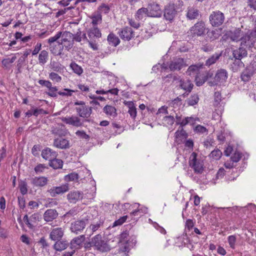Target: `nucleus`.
Here are the masks:
<instances>
[{"label":"nucleus","mask_w":256,"mask_h":256,"mask_svg":"<svg viewBox=\"0 0 256 256\" xmlns=\"http://www.w3.org/2000/svg\"><path fill=\"white\" fill-rule=\"evenodd\" d=\"M74 105L76 106V111L79 116L72 115L69 117H64L62 120L66 124L72 125L75 127H81L84 126V122H90L88 119L92 114V108L86 104L82 100H77Z\"/></svg>","instance_id":"obj_1"},{"label":"nucleus","mask_w":256,"mask_h":256,"mask_svg":"<svg viewBox=\"0 0 256 256\" xmlns=\"http://www.w3.org/2000/svg\"><path fill=\"white\" fill-rule=\"evenodd\" d=\"M240 46L252 48L256 42V26L252 30H249L240 38Z\"/></svg>","instance_id":"obj_2"},{"label":"nucleus","mask_w":256,"mask_h":256,"mask_svg":"<svg viewBox=\"0 0 256 256\" xmlns=\"http://www.w3.org/2000/svg\"><path fill=\"white\" fill-rule=\"evenodd\" d=\"M228 77V74L226 70L220 68L217 70L213 80L209 82L208 84L211 86L216 85L221 86L226 82Z\"/></svg>","instance_id":"obj_3"},{"label":"nucleus","mask_w":256,"mask_h":256,"mask_svg":"<svg viewBox=\"0 0 256 256\" xmlns=\"http://www.w3.org/2000/svg\"><path fill=\"white\" fill-rule=\"evenodd\" d=\"M92 243L94 245L95 249L101 252H106L110 250L106 242L102 240V236L100 234L92 238Z\"/></svg>","instance_id":"obj_4"},{"label":"nucleus","mask_w":256,"mask_h":256,"mask_svg":"<svg viewBox=\"0 0 256 256\" xmlns=\"http://www.w3.org/2000/svg\"><path fill=\"white\" fill-rule=\"evenodd\" d=\"M198 154L192 152L190 156L188 164L196 174H201L204 171L203 164L200 160L197 158Z\"/></svg>","instance_id":"obj_5"},{"label":"nucleus","mask_w":256,"mask_h":256,"mask_svg":"<svg viewBox=\"0 0 256 256\" xmlns=\"http://www.w3.org/2000/svg\"><path fill=\"white\" fill-rule=\"evenodd\" d=\"M256 73V61L252 60L247 66L240 75V78L244 82L250 80L252 77Z\"/></svg>","instance_id":"obj_6"},{"label":"nucleus","mask_w":256,"mask_h":256,"mask_svg":"<svg viewBox=\"0 0 256 256\" xmlns=\"http://www.w3.org/2000/svg\"><path fill=\"white\" fill-rule=\"evenodd\" d=\"M224 14L219 10L212 12L209 17L210 24L215 27L221 26L224 23Z\"/></svg>","instance_id":"obj_7"},{"label":"nucleus","mask_w":256,"mask_h":256,"mask_svg":"<svg viewBox=\"0 0 256 256\" xmlns=\"http://www.w3.org/2000/svg\"><path fill=\"white\" fill-rule=\"evenodd\" d=\"M60 38H62L61 42L59 43L61 44L66 50H70L74 44L72 40V34L68 31L62 32Z\"/></svg>","instance_id":"obj_8"},{"label":"nucleus","mask_w":256,"mask_h":256,"mask_svg":"<svg viewBox=\"0 0 256 256\" xmlns=\"http://www.w3.org/2000/svg\"><path fill=\"white\" fill-rule=\"evenodd\" d=\"M88 218L77 220L71 223L70 230L76 234L81 233L88 223Z\"/></svg>","instance_id":"obj_9"},{"label":"nucleus","mask_w":256,"mask_h":256,"mask_svg":"<svg viewBox=\"0 0 256 256\" xmlns=\"http://www.w3.org/2000/svg\"><path fill=\"white\" fill-rule=\"evenodd\" d=\"M118 34L124 41H130L135 37V34L132 28L125 26L119 30Z\"/></svg>","instance_id":"obj_10"},{"label":"nucleus","mask_w":256,"mask_h":256,"mask_svg":"<svg viewBox=\"0 0 256 256\" xmlns=\"http://www.w3.org/2000/svg\"><path fill=\"white\" fill-rule=\"evenodd\" d=\"M176 5L174 4L170 3L165 6L164 17L169 21L172 20L177 14Z\"/></svg>","instance_id":"obj_11"},{"label":"nucleus","mask_w":256,"mask_h":256,"mask_svg":"<svg viewBox=\"0 0 256 256\" xmlns=\"http://www.w3.org/2000/svg\"><path fill=\"white\" fill-rule=\"evenodd\" d=\"M205 24L202 21L198 22L190 29V32L192 37L202 36L205 32Z\"/></svg>","instance_id":"obj_12"},{"label":"nucleus","mask_w":256,"mask_h":256,"mask_svg":"<svg viewBox=\"0 0 256 256\" xmlns=\"http://www.w3.org/2000/svg\"><path fill=\"white\" fill-rule=\"evenodd\" d=\"M38 83L42 86L46 87L48 90L49 91L46 92V94L48 96L52 98L57 97L56 92L58 89L56 86H52V83L50 81L40 80L38 81Z\"/></svg>","instance_id":"obj_13"},{"label":"nucleus","mask_w":256,"mask_h":256,"mask_svg":"<svg viewBox=\"0 0 256 256\" xmlns=\"http://www.w3.org/2000/svg\"><path fill=\"white\" fill-rule=\"evenodd\" d=\"M68 190V184L66 183L58 186H52L48 190V192L52 197H56L58 194H62L66 192Z\"/></svg>","instance_id":"obj_14"},{"label":"nucleus","mask_w":256,"mask_h":256,"mask_svg":"<svg viewBox=\"0 0 256 256\" xmlns=\"http://www.w3.org/2000/svg\"><path fill=\"white\" fill-rule=\"evenodd\" d=\"M148 16L151 17H160L162 14V11L160 6L155 2H152L148 4Z\"/></svg>","instance_id":"obj_15"},{"label":"nucleus","mask_w":256,"mask_h":256,"mask_svg":"<svg viewBox=\"0 0 256 256\" xmlns=\"http://www.w3.org/2000/svg\"><path fill=\"white\" fill-rule=\"evenodd\" d=\"M184 66V58H176L171 60L168 64V68L171 71L180 70Z\"/></svg>","instance_id":"obj_16"},{"label":"nucleus","mask_w":256,"mask_h":256,"mask_svg":"<svg viewBox=\"0 0 256 256\" xmlns=\"http://www.w3.org/2000/svg\"><path fill=\"white\" fill-rule=\"evenodd\" d=\"M84 193L78 190L70 191L67 195V198L70 203L75 204L83 198Z\"/></svg>","instance_id":"obj_17"},{"label":"nucleus","mask_w":256,"mask_h":256,"mask_svg":"<svg viewBox=\"0 0 256 256\" xmlns=\"http://www.w3.org/2000/svg\"><path fill=\"white\" fill-rule=\"evenodd\" d=\"M58 155V153L56 151L49 148H46L42 150L41 154L42 158L46 160H48L49 162L50 160L56 158Z\"/></svg>","instance_id":"obj_18"},{"label":"nucleus","mask_w":256,"mask_h":256,"mask_svg":"<svg viewBox=\"0 0 256 256\" xmlns=\"http://www.w3.org/2000/svg\"><path fill=\"white\" fill-rule=\"evenodd\" d=\"M194 86L192 82L189 78L180 79L178 88L184 90L192 91Z\"/></svg>","instance_id":"obj_19"},{"label":"nucleus","mask_w":256,"mask_h":256,"mask_svg":"<svg viewBox=\"0 0 256 256\" xmlns=\"http://www.w3.org/2000/svg\"><path fill=\"white\" fill-rule=\"evenodd\" d=\"M88 40H96L102 36L100 30L97 26H93L88 30Z\"/></svg>","instance_id":"obj_20"},{"label":"nucleus","mask_w":256,"mask_h":256,"mask_svg":"<svg viewBox=\"0 0 256 256\" xmlns=\"http://www.w3.org/2000/svg\"><path fill=\"white\" fill-rule=\"evenodd\" d=\"M54 146L60 149H67L70 148L68 140L64 138H55L54 140Z\"/></svg>","instance_id":"obj_21"},{"label":"nucleus","mask_w":256,"mask_h":256,"mask_svg":"<svg viewBox=\"0 0 256 256\" xmlns=\"http://www.w3.org/2000/svg\"><path fill=\"white\" fill-rule=\"evenodd\" d=\"M64 230L62 228H53L51 231L50 238L52 240L56 241L62 239L64 236Z\"/></svg>","instance_id":"obj_22"},{"label":"nucleus","mask_w":256,"mask_h":256,"mask_svg":"<svg viewBox=\"0 0 256 256\" xmlns=\"http://www.w3.org/2000/svg\"><path fill=\"white\" fill-rule=\"evenodd\" d=\"M248 55V52L246 48L242 46H240L239 48L232 50V56L235 59L240 60Z\"/></svg>","instance_id":"obj_23"},{"label":"nucleus","mask_w":256,"mask_h":256,"mask_svg":"<svg viewBox=\"0 0 256 256\" xmlns=\"http://www.w3.org/2000/svg\"><path fill=\"white\" fill-rule=\"evenodd\" d=\"M58 216V212L54 209L47 210L44 214V219L46 222H52Z\"/></svg>","instance_id":"obj_24"},{"label":"nucleus","mask_w":256,"mask_h":256,"mask_svg":"<svg viewBox=\"0 0 256 256\" xmlns=\"http://www.w3.org/2000/svg\"><path fill=\"white\" fill-rule=\"evenodd\" d=\"M204 66V64L200 62L191 65L188 68L186 73L188 75L190 76L194 74H198L200 70Z\"/></svg>","instance_id":"obj_25"},{"label":"nucleus","mask_w":256,"mask_h":256,"mask_svg":"<svg viewBox=\"0 0 256 256\" xmlns=\"http://www.w3.org/2000/svg\"><path fill=\"white\" fill-rule=\"evenodd\" d=\"M48 182V179L45 176H36L32 178L31 182L32 184L38 187H43L46 185Z\"/></svg>","instance_id":"obj_26"},{"label":"nucleus","mask_w":256,"mask_h":256,"mask_svg":"<svg viewBox=\"0 0 256 256\" xmlns=\"http://www.w3.org/2000/svg\"><path fill=\"white\" fill-rule=\"evenodd\" d=\"M200 11L194 6H188L187 10L186 18L190 20L196 19L200 15Z\"/></svg>","instance_id":"obj_27"},{"label":"nucleus","mask_w":256,"mask_h":256,"mask_svg":"<svg viewBox=\"0 0 256 256\" xmlns=\"http://www.w3.org/2000/svg\"><path fill=\"white\" fill-rule=\"evenodd\" d=\"M174 136L175 141L178 144H180L183 142V140H186L188 138V134L183 128L180 129L179 128L178 130L176 132Z\"/></svg>","instance_id":"obj_28"},{"label":"nucleus","mask_w":256,"mask_h":256,"mask_svg":"<svg viewBox=\"0 0 256 256\" xmlns=\"http://www.w3.org/2000/svg\"><path fill=\"white\" fill-rule=\"evenodd\" d=\"M69 246V242L66 240H59L56 241L53 246L54 248L56 250L61 252L66 249Z\"/></svg>","instance_id":"obj_29"},{"label":"nucleus","mask_w":256,"mask_h":256,"mask_svg":"<svg viewBox=\"0 0 256 256\" xmlns=\"http://www.w3.org/2000/svg\"><path fill=\"white\" fill-rule=\"evenodd\" d=\"M50 52L54 56H60L62 54L64 46L59 42L57 44L50 46Z\"/></svg>","instance_id":"obj_30"},{"label":"nucleus","mask_w":256,"mask_h":256,"mask_svg":"<svg viewBox=\"0 0 256 256\" xmlns=\"http://www.w3.org/2000/svg\"><path fill=\"white\" fill-rule=\"evenodd\" d=\"M108 44L114 47H116L120 43V40L118 36L112 32H110L107 37Z\"/></svg>","instance_id":"obj_31"},{"label":"nucleus","mask_w":256,"mask_h":256,"mask_svg":"<svg viewBox=\"0 0 256 256\" xmlns=\"http://www.w3.org/2000/svg\"><path fill=\"white\" fill-rule=\"evenodd\" d=\"M222 56V53H215L210 56L206 61L204 66H210L214 64Z\"/></svg>","instance_id":"obj_32"},{"label":"nucleus","mask_w":256,"mask_h":256,"mask_svg":"<svg viewBox=\"0 0 256 256\" xmlns=\"http://www.w3.org/2000/svg\"><path fill=\"white\" fill-rule=\"evenodd\" d=\"M63 161L60 159H58L56 158L50 160L49 162V166L54 169L62 168L63 166Z\"/></svg>","instance_id":"obj_33"},{"label":"nucleus","mask_w":256,"mask_h":256,"mask_svg":"<svg viewBox=\"0 0 256 256\" xmlns=\"http://www.w3.org/2000/svg\"><path fill=\"white\" fill-rule=\"evenodd\" d=\"M200 100L199 96L198 94H194L187 98L186 100L188 106H194L198 104Z\"/></svg>","instance_id":"obj_34"},{"label":"nucleus","mask_w":256,"mask_h":256,"mask_svg":"<svg viewBox=\"0 0 256 256\" xmlns=\"http://www.w3.org/2000/svg\"><path fill=\"white\" fill-rule=\"evenodd\" d=\"M85 236L84 235H81L73 238L70 242V248H76L80 246L84 240Z\"/></svg>","instance_id":"obj_35"},{"label":"nucleus","mask_w":256,"mask_h":256,"mask_svg":"<svg viewBox=\"0 0 256 256\" xmlns=\"http://www.w3.org/2000/svg\"><path fill=\"white\" fill-rule=\"evenodd\" d=\"M50 68L54 71L57 72L61 73L64 68V66H62L59 62L56 61H51L50 64Z\"/></svg>","instance_id":"obj_36"},{"label":"nucleus","mask_w":256,"mask_h":256,"mask_svg":"<svg viewBox=\"0 0 256 256\" xmlns=\"http://www.w3.org/2000/svg\"><path fill=\"white\" fill-rule=\"evenodd\" d=\"M244 64L241 60L235 59L231 64L230 68L233 72H236L239 71L240 68L244 67Z\"/></svg>","instance_id":"obj_37"},{"label":"nucleus","mask_w":256,"mask_h":256,"mask_svg":"<svg viewBox=\"0 0 256 256\" xmlns=\"http://www.w3.org/2000/svg\"><path fill=\"white\" fill-rule=\"evenodd\" d=\"M220 34L218 30H208L206 33V38L210 41H214L218 39L220 36Z\"/></svg>","instance_id":"obj_38"},{"label":"nucleus","mask_w":256,"mask_h":256,"mask_svg":"<svg viewBox=\"0 0 256 256\" xmlns=\"http://www.w3.org/2000/svg\"><path fill=\"white\" fill-rule=\"evenodd\" d=\"M104 112L107 115L116 117L117 116L116 110L115 107L110 106L106 105L103 108Z\"/></svg>","instance_id":"obj_39"},{"label":"nucleus","mask_w":256,"mask_h":256,"mask_svg":"<svg viewBox=\"0 0 256 256\" xmlns=\"http://www.w3.org/2000/svg\"><path fill=\"white\" fill-rule=\"evenodd\" d=\"M48 52L46 50L40 52L38 56V62L40 65L44 64L48 61Z\"/></svg>","instance_id":"obj_40"},{"label":"nucleus","mask_w":256,"mask_h":256,"mask_svg":"<svg viewBox=\"0 0 256 256\" xmlns=\"http://www.w3.org/2000/svg\"><path fill=\"white\" fill-rule=\"evenodd\" d=\"M242 32L240 28L235 29L233 32H231L230 36V38L232 41L240 40L242 33Z\"/></svg>","instance_id":"obj_41"},{"label":"nucleus","mask_w":256,"mask_h":256,"mask_svg":"<svg viewBox=\"0 0 256 256\" xmlns=\"http://www.w3.org/2000/svg\"><path fill=\"white\" fill-rule=\"evenodd\" d=\"M148 8H142L138 9L135 15L136 18L138 20H140L144 18V14H147L148 16Z\"/></svg>","instance_id":"obj_42"},{"label":"nucleus","mask_w":256,"mask_h":256,"mask_svg":"<svg viewBox=\"0 0 256 256\" xmlns=\"http://www.w3.org/2000/svg\"><path fill=\"white\" fill-rule=\"evenodd\" d=\"M16 59V57L14 56L11 58H4L2 61L3 66L6 68H10L11 64H12Z\"/></svg>","instance_id":"obj_43"},{"label":"nucleus","mask_w":256,"mask_h":256,"mask_svg":"<svg viewBox=\"0 0 256 256\" xmlns=\"http://www.w3.org/2000/svg\"><path fill=\"white\" fill-rule=\"evenodd\" d=\"M18 187L22 196L28 193V184L25 180H20L19 182Z\"/></svg>","instance_id":"obj_44"},{"label":"nucleus","mask_w":256,"mask_h":256,"mask_svg":"<svg viewBox=\"0 0 256 256\" xmlns=\"http://www.w3.org/2000/svg\"><path fill=\"white\" fill-rule=\"evenodd\" d=\"M128 113L130 114V116L134 119L136 116V108L135 107L134 104L132 102H130L128 105Z\"/></svg>","instance_id":"obj_45"},{"label":"nucleus","mask_w":256,"mask_h":256,"mask_svg":"<svg viewBox=\"0 0 256 256\" xmlns=\"http://www.w3.org/2000/svg\"><path fill=\"white\" fill-rule=\"evenodd\" d=\"M70 67L72 70L73 72L78 75H80L83 72V70L82 67L74 62H72L70 64Z\"/></svg>","instance_id":"obj_46"},{"label":"nucleus","mask_w":256,"mask_h":256,"mask_svg":"<svg viewBox=\"0 0 256 256\" xmlns=\"http://www.w3.org/2000/svg\"><path fill=\"white\" fill-rule=\"evenodd\" d=\"M194 119L192 116L186 117L182 119V120L180 124V126L182 128L188 124H194Z\"/></svg>","instance_id":"obj_47"},{"label":"nucleus","mask_w":256,"mask_h":256,"mask_svg":"<svg viewBox=\"0 0 256 256\" xmlns=\"http://www.w3.org/2000/svg\"><path fill=\"white\" fill-rule=\"evenodd\" d=\"M32 114L33 116L37 117L40 114H48V111L44 110L42 108H34V106H32Z\"/></svg>","instance_id":"obj_48"},{"label":"nucleus","mask_w":256,"mask_h":256,"mask_svg":"<svg viewBox=\"0 0 256 256\" xmlns=\"http://www.w3.org/2000/svg\"><path fill=\"white\" fill-rule=\"evenodd\" d=\"M222 156V152L218 149L212 150L210 156L215 160H219Z\"/></svg>","instance_id":"obj_49"},{"label":"nucleus","mask_w":256,"mask_h":256,"mask_svg":"<svg viewBox=\"0 0 256 256\" xmlns=\"http://www.w3.org/2000/svg\"><path fill=\"white\" fill-rule=\"evenodd\" d=\"M49 78L52 81L56 82H60L62 80V77L54 72H51L49 74Z\"/></svg>","instance_id":"obj_50"},{"label":"nucleus","mask_w":256,"mask_h":256,"mask_svg":"<svg viewBox=\"0 0 256 256\" xmlns=\"http://www.w3.org/2000/svg\"><path fill=\"white\" fill-rule=\"evenodd\" d=\"M64 92H60V91L58 92V94L59 95L62 96H72V92H78L77 90H70V89H68L67 88H64Z\"/></svg>","instance_id":"obj_51"},{"label":"nucleus","mask_w":256,"mask_h":256,"mask_svg":"<svg viewBox=\"0 0 256 256\" xmlns=\"http://www.w3.org/2000/svg\"><path fill=\"white\" fill-rule=\"evenodd\" d=\"M65 180L67 181H74L78 180L79 178L78 174L76 172H72L65 176Z\"/></svg>","instance_id":"obj_52"},{"label":"nucleus","mask_w":256,"mask_h":256,"mask_svg":"<svg viewBox=\"0 0 256 256\" xmlns=\"http://www.w3.org/2000/svg\"><path fill=\"white\" fill-rule=\"evenodd\" d=\"M62 36V32H58L57 34L54 36L50 37L48 40V42L50 46H52V44L56 42L58 40L60 36Z\"/></svg>","instance_id":"obj_53"},{"label":"nucleus","mask_w":256,"mask_h":256,"mask_svg":"<svg viewBox=\"0 0 256 256\" xmlns=\"http://www.w3.org/2000/svg\"><path fill=\"white\" fill-rule=\"evenodd\" d=\"M104 221L100 220L96 224H92L90 226V228L92 232H94L97 230L101 226L103 225Z\"/></svg>","instance_id":"obj_54"},{"label":"nucleus","mask_w":256,"mask_h":256,"mask_svg":"<svg viewBox=\"0 0 256 256\" xmlns=\"http://www.w3.org/2000/svg\"><path fill=\"white\" fill-rule=\"evenodd\" d=\"M163 120H164L168 124L172 126L174 123L175 119L174 116H166L164 117Z\"/></svg>","instance_id":"obj_55"},{"label":"nucleus","mask_w":256,"mask_h":256,"mask_svg":"<svg viewBox=\"0 0 256 256\" xmlns=\"http://www.w3.org/2000/svg\"><path fill=\"white\" fill-rule=\"evenodd\" d=\"M128 218V216H124L120 217L114 222L113 226L122 225L126 221Z\"/></svg>","instance_id":"obj_56"},{"label":"nucleus","mask_w":256,"mask_h":256,"mask_svg":"<svg viewBox=\"0 0 256 256\" xmlns=\"http://www.w3.org/2000/svg\"><path fill=\"white\" fill-rule=\"evenodd\" d=\"M124 244H122L120 250L122 252L125 254L128 253L130 250V246L128 241L123 242Z\"/></svg>","instance_id":"obj_57"},{"label":"nucleus","mask_w":256,"mask_h":256,"mask_svg":"<svg viewBox=\"0 0 256 256\" xmlns=\"http://www.w3.org/2000/svg\"><path fill=\"white\" fill-rule=\"evenodd\" d=\"M242 156V153L238 152H236L231 156L230 159L233 162H237L240 160Z\"/></svg>","instance_id":"obj_58"},{"label":"nucleus","mask_w":256,"mask_h":256,"mask_svg":"<svg viewBox=\"0 0 256 256\" xmlns=\"http://www.w3.org/2000/svg\"><path fill=\"white\" fill-rule=\"evenodd\" d=\"M73 41L76 42H80L82 40V32L80 29H78L76 33L74 34H72Z\"/></svg>","instance_id":"obj_59"},{"label":"nucleus","mask_w":256,"mask_h":256,"mask_svg":"<svg viewBox=\"0 0 256 256\" xmlns=\"http://www.w3.org/2000/svg\"><path fill=\"white\" fill-rule=\"evenodd\" d=\"M228 242L230 247L232 248H234L235 244L236 242V237L234 235L230 236L228 238Z\"/></svg>","instance_id":"obj_60"},{"label":"nucleus","mask_w":256,"mask_h":256,"mask_svg":"<svg viewBox=\"0 0 256 256\" xmlns=\"http://www.w3.org/2000/svg\"><path fill=\"white\" fill-rule=\"evenodd\" d=\"M92 24L94 26H96L98 22L102 20V16L100 14L93 16H92Z\"/></svg>","instance_id":"obj_61"},{"label":"nucleus","mask_w":256,"mask_h":256,"mask_svg":"<svg viewBox=\"0 0 256 256\" xmlns=\"http://www.w3.org/2000/svg\"><path fill=\"white\" fill-rule=\"evenodd\" d=\"M76 134L77 136L82 139L89 140L90 138V136L87 134L84 130H78Z\"/></svg>","instance_id":"obj_62"},{"label":"nucleus","mask_w":256,"mask_h":256,"mask_svg":"<svg viewBox=\"0 0 256 256\" xmlns=\"http://www.w3.org/2000/svg\"><path fill=\"white\" fill-rule=\"evenodd\" d=\"M144 212H142V208L140 209H137L133 210L131 212H130V215L132 216H136L137 218H138L142 216V214Z\"/></svg>","instance_id":"obj_63"},{"label":"nucleus","mask_w":256,"mask_h":256,"mask_svg":"<svg viewBox=\"0 0 256 256\" xmlns=\"http://www.w3.org/2000/svg\"><path fill=\"white\" fill-rule=\"evenodd\" d=\"M46 167L44 164H38L34 168L36 174L42 172Z\"/></svg>","instance_id":"obj_64"}]
</instances>
